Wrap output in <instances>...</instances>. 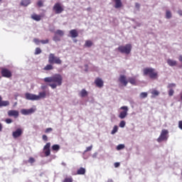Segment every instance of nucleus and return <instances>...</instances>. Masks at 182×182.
<instances>
[{
  "label": "nucleus",
  "instance_id": "c9c22d12",
  "mask_svg": "<svg viewBox=\"0 0 182 182\" xmlns=\"http://www.w3.org/2000/svg\"><path fill=\"white\" fill-rule=\"evenodd\" d=\"M147 92H141L139 95V97L141 99H146V97H147Z\"/></svg>",
  "mask_w": 182,
  "mask_h": 182
},
{
  "label": "nucleus",
  "instance_id": "ea45409f",
  "mask_svg": "<svg viewBox=\"0 0 182 182\" xmlns=\"http://www.w3.org/2000/svg\"><path fill=\"white\" fill-rule=\"evenodd\" d=\"M41 43H42L43 45H46V43H49V40L46 39V40H41L40 41Z\"/></svg>",
  "mask_w": 182,
  "mask_h": 182
},
{
  "label": "nucleus",
  "instance_id": "9d476101",
  "mask_svg": "<svg viewBox=\"0 0 182 182\" xmlns=\"http://www.w3.org/2000/svg\"><path fill=\"white\" fill-rule=\"evenodd\" d=\"M25 97L26 100H32V101L38 100V97L36 96V95L31 94L29 92H26L25 94Z\"/></svg>",
  "mask_w": 182,
  "mask_h": 182
},
{
  "label": "nucleus",
  "instance_id": "052dcab7",
  "mask_svg": "<svg viewBox=\"0 0 182 182\" xmlns=\"http://www.w3.org/2000/svg\"><path fill=\"white\" fill-rule=\"evenodd\" d=\"M181 100H182V95H181Z\"/></svg>",
  "mask_w": 182,
  "mask_h": 182
},
{
  "label": "nucleus",
  "instance_id": "4c0bfd02",
  "mask_svg": "<svg viewBox=\"0 0 182 182\" xmlns=\"http://www.w3.org/2000/svg\"><path fill=\"white\" fill-rule=\"evenodd\" d=\"M124 149V144H120L117 146V150H123Z\"/></svg>",
  "mask_w": 182,
  "mask_h": 182
},
{
  "label": "nucleus",
  "instance_id": "9b49d317",
  "mask_svg": "<svg viewBox=\"0 0 182 182\" xmlns=\"http://www.w3.org/2000/svg\"><path fill=\"white\" fill-rule=\"evenodd\" d=\"M21 114H23V116H28L29 114H32V113H35V109L33 108H31L28 109H22L21 110Z\"/></svg>",
  "mask_w": 182,
  "mask_h": 182
},
{
  "label": "nucleus",
  "instance_id": "2f4dec72",
  "mask_svg": "<svg viewBox=\"0 0 182 182\" xmlns=\"http://www.w3.org/2000/svg\"><path fill=\"white\" fill-rule=\"evenodd\" d=\"M118 130H119V127H117V125H114L111 132V134H116Z\"/></svg>",
  "mask_w": 182,
  "mask_h": 182
},
{
  "label": "nucleus",
  "instance_id": "a18cd8bd",
  "mask_svg": "<svg viewBox=\"0 0 182 182\" xmlns=\"http://www.w3.org/2000/svg\"><path fill=\"white\" fill-rule=\"evenodd\" d=\"M35 161V159L33 157L29 158L28 163H31V164H33V162Z\"/></svg>",
  "mask_w": 182,
  "mask_h": 182
},
{
  "label": "nucleus",
  "instance_id": "58836bf2",
  "mask_svg": "<svg viewBox=\"0 0 182 182\" xmlns=\"http://www.w3.org/2000/svg\"><path fill=\"white\" fill-rule=\"evenodd\" d=\"M126 126V122L125 121H121L119 122V127H122L123 129V127H124Z\"/></svg>",
  "mask_w": 182,
  "mask_h": 182
},
{
  "label": "nucleus",
  "instance_id": "ddd939ff",
  "mask_svg": "<svg viewBox=\"0 0 182 182\" xmlns=\"http://www.w3.org/2000/svg\"><path fill=\"white\" fill-rule=\"evenodd\" d=\"M22 129L21 128H18L16 131L13 132L12 136L14 139H18V137H21L22 136Z\"/></svg>",
  "mask_w": 182,
  "mask_h": 182
},
{
  "label": "nucleus",
  "instance_id": "864d4df0",
  "mask_svg": "<svg viewBox=\"0 0 182 182\" xmlns=\"http://www.w3.org/2000/svg\"><path fill=\"white\" fill-rule=\"evenodd\" d=\"M97 157V152H95L92 154V159H96Z\"/></svg>",
  "mask_w": 182,
  "mask_h": 182
},
{
  "label": "nucleus",
  "instance_id": "0eeeda50",
  "mask_svg": "<svg viewBox=\"0 0 182 182\" xmlns=\"http://www.w3.org/2000/svg\"><path fill=\"white\" fill-rule=\"evenodd\" d=\"M53 10L54 11L55 14H56L57 15L59 14H62L63 11H65L63 7H62V6L59 3H56L54 4L53 7Z\"/></svg>",
  "mask_w": 182,
  "mask_h": 182
},
{
  "label": "nucleus",
  "instance_id": "79ce46f5",
  "mask_svg": "<svg viewBox=\"0 0 182 182\" xmlns=\"http://www.w3.org/2000/svg\"><path fill=\"white\" fill-rule=\"evenodd\" d=\"M37 5H38V6H39L40 8H42V6H43V2L40 0V1H38L37 2Z\"/></svg>",
  "mask_w": 182,
  "mask_h": 182
},
{
  "label": "nucleus",
  "instance_id": "aec40b11",
  "mask_svg": "<svg viewBox=\"0 0 182 182\" xmlns=\"http://www.w3.org/2000/svg\"><path fill=\"white\" fill-rule=\"evenodd\" d=\"M115 2V6L114 8H116V9H119V8H122V0H114Z\"/></svg>",
  "mask_w": 182,
  "mask_h": 182
},
{
  "label": "nucleus",
  "instance_id": "f704fd0d",
  "mask_svg": "<svg viewBox=\"0 0 182 182\" xmlns=\"http://www.w3.org/2000/svg\"><path fill=\"white\" fill-rule=\"evenodd\" d=\"M42 53V50L40 48H36L34 55H41Z\"/></svg>",
  "mask_w": 182,
  "mask_h": 182
},
{
  "label": "nucleus",
  "instance_id": "5fc2aeb1",
  "mask_svg": "<svg viewBox=\"0 0 182 182\" xmlns=\"http://www.w3.org/2000/svg\"><path fill=\"white\" fill-rule=\"evenodd\" d=\"M178 14L180 15V16H182V10H178Z\"/></svg>",
  "mask_w": 182,
  "mask_h": 182
},
{
  "label": "nucleus",
  "instance_id": "f03ea898",
  "mask_svg": "<svg viewBox=\"0 0 182 182\" xmlns=\"http://www.w3.org/2000/svg\"><path fill=\"white\" fill-rule=\"evenodd\" d=\"M115 50H118L120 53L129 55L132 52V44H127L125 46H119Z\"/></svg>",
  "mask_w": 182,
  "mask_h": 182
},
{
  "label": "nucleus",
  "instance_id": "6e6552de",
  "mask_svg": "<svg viewBox=\"0 0 182 182\" xmlns=\"http://www.w3.org/2000/svg\"><path fill=\"white\" fill-rule=\"evenodd\" d=\"M1 73L3 77H7V79H9V77H12V73L7 68H2Z\"/></svg>",
  "mask_w": 182,
  "mask_h": 182
},
{
  "label": "nucleus",
  "instance_id": "a878e982",
  "mask_svg": "<svg viewBox=\"0 0 182 182\" xmlns=\"http://www.w3.org/2000/svg\"><path fill=\"white\" fill-rule=\"evenodd\" d=\"M93 45V43L90 40H87L85 41V48H91V46Z\"/></svg>",
  "mask_w": 182,
  "mask_h": 182
},
{
  "label": "nucleus",
  "instance_id": "393cba45",
  "mask_svg": "<svg viewBox=\"0 0 182 182\" xmlns=\"http://www.w3.org/2000/svg\"><path fill=\"white\" fill-rule=\"evenodd\" d=\"M55 34L58 36H63L65 35V32L62 30H57L55 31Z\"/></svg>",
  "mask_w": 182,
  "mask_h": 182
},
{
  "label": "nucleus",
  "instance_id": "4d7b16f0",
  "mask_svg": "<svg viewBox=\"0 0 182 182\" xmlns=\"http://www.w3.org/2000/svg\"><path fill=\"white\" fill-rule=\"evenodd\" d=\"M2 129H4V127H2V124L0 123V132H2Z\"/></svg>",
  "mask_w": 182,
  "mask_h": 182
},
{
  "label": "nucleus",
  "instance_id": "6e6d98bb",
  "mask_svg": "<svg viewBox=\"0 0 182 182\" xmlns=\"http://www.w3.org/2000/svg\"><path fill=\"white\" fill-rule=\"evenodd\" d=\"M178 60L179 62H182V55H179V58H178Z\"/></svg>",
  "mask_w": 182,
  "mask_h": 182
},
{
  "label": "nucleus",
  "instance_id": "7c9ffc66",
  "mask_svg": "<svg viewBox=\"0 0 182 182\" xmlns=\"http://www.w3.org/2000/svg\"><path fill=\"white\" fill-rule=\"evenodd\" d=\"M53 41H54V42H60V37L58 36V34H55L53 37Z\"/></svg>",
  "mask_w": 182,
  "mask_h": 182
},
{
  "label": "nucleus",
  "instance_id": "09e8293b",
  "mask_svg": "<svg viewBox=\"0 0 182 182\" xmlns=\"http://www.w3.org/2000/svg\"><path fill=\"white\" fill-rule=\"evenodd\" d=\"M114 166L115 168H117V167H120V163L116 162L114 164Z\"/></svg>",
  "mask_w": 182,
  "mask_h": 182
},
{
  "label": "nucleus",
  "instance_id": "20e7f679",
  "mask_svg": "<svg viewBox=\"0 0 182 182\" xmlns=\"http://www.w3.org/2000/svg\"><path fill=\"white\" fill-rule=\"evenodd\" d=\"M48 63H50V65H62V60L59 57L55 56V54L50 53L48 56Z\"/></svg>",
  "mask_w": 182,
  "mask_h": 182
},
{
  "label": "nucleus",
  "instance_id": "7ed1b4c3",
  "mask_svg": "<svg viewBox=\"0 0 182 182\" xmlns=\"http://www.w3.org/2000/svg\"><path fill=\"white\" fill-rule=\"evenodd\" d=\"M155 69L152 68H146L144 69V75H149V77L151 79H156V77H157V72H155Z\"/></svg>",
  "mask_w": 182,
  "mask_h": 182
},
{
  "label": "nucleus",
  "instance_id": "37998d69",
  "mask_svg": "<svg viewBox=\"0 0 182 182\" xmlns=\"http://www.w3.org/2000/svg\"><path fill=\"white\" fill-rule=\"evenodd\" d=\"M5 122L7 124H11V123H12V119L11 118H7Z\"/></svg>",
  "mask_w": 182,
  "mask_h": 182
},
{
  "label": "nucleus",
  "instance_id": "c85d7f7f",
  "mask_svg": "<svg viewBox=\"0 0 182 182\" xmlns=\"http://www.w3.org/2000/svg\"><path fill=\"white\" fill-rule=\"evenodd\" d=\"M44 70H53V65L52 64H48L45 68Z\"/></svg>",
  "mask_w": 182,
  "mask_h": 182
},
{
  "label": "nucleus",
  "instance_id": "c756f323",
  "mask_svg": "<svg viewBox=\"0 0 182 182\" xmlns=\"http://www.w3.org/2000/svg\"><path fill=\"white\" fill-rule=\"evenodd\" d=\"M173 16L171 14V11L166 10V19H171V18Z\"/></svg>",
  "mask_w": 182,
  "mask_h": 182
},
{
  "label": "nucleus",
  "instance_id": "bf43d9fd",
  "mask_svg": "<svg viewBox=\"0 0 182 182\" xmlns=\"http://www.w3.org/2000/svg\"><path fill=\"white\" fill-rule=\"evenodd\" d=\"M84 159H85V160H86V159H87V157H85V156H84Z\"/></svg>",
  "mask_w": 182,
  "mask_h": 182
},
{
  "label": "nucleus",
  "instance_id": "e433bc0d",
  "mask_svg": "<svg viewBox=\"0 0 182 182\" xmlns=\"http://www.w3.org/2000/svg\"><path fill=\"white\" fill-rule=\"evenodd\" d=\"M174 87H176V83H170L167 86V88L169 89V90H171Z\"/></svg>",
  "mask_w": 182,
  "mask_h": 182
},
{
  "label": "nucleus",
  "instance_id": "72a5a7b5",
  "mask_svg": "<svg viewBox=\"0 0 182 182\" xmlns=\"http://www.w3.org/2000/svg\"><path fill=\"white\" fill-rule=\"evenodd\" d=\"M92 149H93V145H91L90 146H87L86 148V150L84 151L83 154L87 153V151H91Z\"/></svg>",
  "mask_w": 182,
  "mask_h": 182
},
{
  "label": "nucleus",
  "instance_id": "bb28decb",
  "mask_svg": "<svg viewBox=\"0 0 182 182\" xmlns=\"http://www.w3.org/2000/svg\"><path fill=\"white\" fill-rule=\"evenodd\" d=\"M52 150L54 151H59V150H60V146L58 144H54L52 146Z\"/></svg>",
  "mask_w": 182,
  "mask_h": 182
},
{
  "label": "nucleus",
  "instance_id": "b1692460",
  "mask_svg": "<svg viewBox=\"0 0 182 182\" xmlns=\"http://www.w3.org/2000/svg\"><path fill=\"white\" fill-rule=\"evenodd\" d=\"M80 96L81 97H86V96H87V91H86L85 89H82L80 92Z\"/></svg>",
  "mask_w": 182,
  "mask_h": 182
},
{
  "label": "nucleus",
  "instance_id": "603ef678",
  "mask_svg": "<svg viewBox=\"0 0 182 182\" xmlns=\"http://www.w3.org/2000/svg\"><path fill=\"white\" fill-rule=\"evenodd\" d=\"M46 87H48V86L45 85H41V88L42 90H46Z\"/></svg>",
  "mask_w": 182,
  "mask_h": 182
},
{
  "label": "nucleus",
  "instance_id": "39448f33",
  "mask_svg": "<svg viewBox=\"0 0 182 182\" xmlns=\"http://www.w3.org/2000/svg\"><path fill=\"white\" fill-rule=\"evenodd\" d=\"M168 140V130L162 129L161 134L157 139L158 143H161V141H167Z\"/></svg>",
  "mask_w": 182,
  "mask_h": 182
},
{
  "label": "nucleus",
  "instance_id": "8fccbe9b",
  "mask_svg": "<svg viewBox=\"0 0 182 182\" xmlns=\"http://www.w3.org/2000/svg\"><path fill=\"white\" fill-rule=\"evenodd\" d=\"M135 8H136V9L139 10L140 9V4L135 3Z\"/></svg>",
  "mask_w": 182,
  "mask_h": 182
},
{
  "label": "nucleus",
  "instance_id": "dca6fc26",
  "mask_svg": "<svg viewBox=\"0 0 182 182\" xmlns=\"http://www.w3.org/2000/svg\"><path fill=\"white\" fill-rule=\"evenodd\" d=\"M9 106V101H2V97L0 96V107Z\"/></svg>",
  "mask_w": 182,
  "mask_h": 182
},
{
  "label": "nucleus",
  "instance_id": "a211bd4d",
  "mask_svg": "<svg viewBox=\"0 0 182 182\" xmlns=\"http://www.w3.org/2000/svg\"><path fill=\"white\" fill-rule=\"evenodd\" d=\"M167 63L171 67L177 66V61L174 60L168 59L167 60Z\"/></svg>",
  "mask_w": 182,
  "mask_h": 182
},
{
  "label": "nucleus",
  "instance_id": "3c124183",
  "mask_svg": "<svg viewBox=\"0 0 182 182\" xmlns=\"http://www.w3.org/2000/svg\"><path fill=\"white\" fill-rule=\"evenodd\" d=\"M43 140H44V141H48V136L43 135Z\"/></svg>",
  "mask_w": 182,
  "mask_h": 182
},
{
  "label": "nucleus",
  "instance_id": "412c9836",
  "mask_svg": "<svg viewBox=\"0 0 182 182\" xmlns=\"http://www.w3.org/2000/svg\"><path fill=\"white\" fill-rule=\"evenodd\" d=\"M86 173V169L85 168H80L77 171V174L80 175V176H83V174Z\"/></svg>",
  "mask_w": 182,
  "mask_h": 182
},
{
  "label": "nucleus",
  "instance_id": "c03bdc74",
  "mask_svg": "<svg viewBox=\"0 0 182 182\" xmlns=\"http://www.w3.org/2000/svg\"><path fill=\"white\" fill-rule=\"evenodd\" d=\"M174 95V90L171 89L168 90V96H173Z\"/></svg>",
  "mask_w": 182,
  "mask_h": 182
},
{
  "label": "nucleus",
  "instance_id": "f3484780",
  "mask_svg": "<svg viewBox=\"0 0 182 182\" xmlns=\"http://www.w3.org/2000/svg\"><path fill=\"white\" fill-rule=\"evenodd\" d=\"M36 97H38L37 100H40V99H45V97H46V92H40L38 95H36Z\"/></svg>",
  "mask_w": 182,
  "mask_h": 182
},
{
  "label": "nucleus",
  "instance_id": "6ab92c4d",
  "mask_svg": "<svg viewBox=\"0 0 182 182\" xmlns=\"http://www.w3.org/2000/svg\"><path fill=\"white\" fill-rule=\"evenodd\" d=\"M70 34L71 36V38H77V36H79L76 29H73L70 31Z\"/></svg>",
  "mask_w": 182,
  "mask_h": 182
},
{
  "label": "nucleus",
  "instance_id": "de8ad7c7",
  "mask_svg": "<svg viewBox=\"0 0 182 182\" xmlns=\"http://www.w3.org/2000/svg\"><path fill=\"white\" fill-rule=\"evenodd\" d=\"M53 130V129L52 128H47L45 131V133H50V132H52Z\"/></svg>",
  "mask_w": 182,
  "mask_h": 182
},
{
  "label": "nucleus",
  "instance_id": "f257e3e1",
  "mask_svg": "<svg viewBox=\"0 0 182 182\" xmlns=\"http://www.w3.org/2000/svg\"><path fill=\"white\" fill-rule=\"evenodd\" d=\"M45 83H49L48 86L51 89H56L57 86H62L63 83V77L60 74H55L50 77H46L43 79Z\"/></svg>",
  "mask_w": 182,
  "mask_h": 182
},
{
  "label": "nucleus",
  "instance_id": "cd10ccee",
  "mask_svg": "<svg viewBox=\"0 0 182 182\" xmlns=\"http://www.w3.org/2000/svg\"><path fill=\"white\" fill-rule=\"evenodd\" d=\"M151 97H155V96H159V95H160V92H159L156 90H154L151 91Z\"/></svg>",
  "mask_w": 182,
  "mask_h": 182
},
{
  "label": "nucleus",
  "instance_id": "f8f14e48",
  "mask_svg": "<svg viewBox=\"0 0 182 182\" xmlns=\"http://www.w3.org/2000/svg\"><path fill=\"white\" fill-rule=\"evenodd\" d=\"M43 151L46 157L50 156V142L47 143L44 147Z\"/></svg>",
  "mask_w": 182,
  "mask_h": 182
},
{
  "label": "nucleus",
  "instance_id": "473e14b6",
  "mask_svg": "<svg viewBox=\"0 0 182 182\" xmlns=\"http://www.w3.org/2000/svg\"><path fill=\"white\" fill-rule=\"evenodd\" d=\"M129 82L131 83V85H136V79L134 77H129Z\"/></svg>",
  "mask_w": 182,
  "mask_h": 182
},
{
  "label": "nucleus",
  "instance_id": "a19ab883",
  "mask_svg": "<svg viewBox=\"0 0 182 182\" xmlns=\"http://www.w3.org/2000/svg\"><path fill=\"white\" fill-rule=\"evenodd\" d=\"M63 182H73V179L72 178H66L64 179Z\"/></svg>",
  "mask_w": 182,
  "mask_h": 182
},
{
  "label": "nucleus",
  "instance_id": "13d9d810",
  "mask_svg": "<svg viewBox=\"0 0 182 182\" xmlns=\"http://www.w3.org/2000/svg\"><path fill=\"white\" fill-rule=\"evenodd\" d=\"M107 182H113V179H108Z\"/></svg>",
  "mask_w": 182,
  "mask_h": 182
},
{
  "label": "nucleus",
  "instance_id": "680f3d73",
  "mask_svg": "<svg viewBox=\"0 0 182 182\" xmlns=\"http://www.w3.org/2000/svg\"><path fill=\"white\" fill-rule=\"evenodd\" d=\"M2 0H0V2Z\"/></svg>",
  "mask_w": 182,
  "mask_h": 182
},
{
  "label": "nucleus",
  "instance_id": "4be33fe9",
  "mask_svg": "<svg viewBox=\"0 0 182 182\" xmlns=\"http://www.w3.org/2000/svg\"><path fill=\"white\" fill-rule=\"evenodd\" d=\"M29 4H31V0H22L21 2L22 6H28Z\"/></svg>",
  "mask_w": 182,
  "mask_h": 182
},
{
  "label": "nucleus",
  "instance_id": "423d86ee",
  "mask_svg": "<svg viewBox=\"0 0 182 182\" xmlns=\"http://www.w3.org/2000/svg\"><path fill=\"white\" fill-rule=\"evenodd\" d=\"M119 109L120 110H123V111L119 112L118 117L121 119H126V117H127V114L129 112V107L122 106Z\"/></svg>",
  "mask_w": 182,
  "mask_h": 182
},
{
  "label": "nucleus",
  "instance_id": "1a4fd4ad",
  "mask_svg": "<svg viewBox=\"0 0 182 182\" xmlns=\"http://www.w3.org/2000/svg\"><path fill=\"white\" fill-rule=\"evenodd\" d=\"M8 116H9V117H14L15 119H17V117H19V112L15 109L9 110Z\"/></svg>",
  "mask_w": 182,
  "mask_h": 182
},
{
  "label": "nucleus",
  "instance_id": "49530a36",
  "mask_svg": "<svg viewBox=\"0 0 182 182\" xmlns=\"http://www.w3.org/2000/svg\"><path fill=\"white\" fill-rule=\"evenodd\" d=\"M33 42L35 43H36L37 45H39V43H41V41H39V39H38V38H34Z\"/></svg>",
  "mask_w": 182,
  "mask_h": 182
},
{
  "label": "nucleus",
  "instance_id": "4468645a",
  "mask_svg": "<svg viewBox=\"0 0 182 182\" xmlns=\"http://www.w3.org/2000/svg\"><path fill=\"white\" fill-rule=\"evenodd\" d=\"M119 80L120 83L124 85V86H127V83H129V81H127V80H126V76L123 75H121L119 76Z\"/></svg>",
  "mask_w": 182,
  "mask_h": 182
},
{
  "label": "nucleus",
  "instance_id": "5701e85b",
  "mask_svg": "<svg viewBox=\"0 0 182 182\" xmlns=\"http://www.w3.org/2000/svg\"><path fill=\"white\" fill-rule=\"evenodd\" d=\"M31 18L32 19H33V21H36L37 22H39V21H41V16L38 14L32 15Z\"/></svg>",
  "mask_w": 182,
  "mask_h": 182
},
{
  "label": "nucleus",
  "instance_id": "2eb2a0df",
  "mask_svg": "<svg viewBox=\"0 0 182 182\" xmlns=\"http://www.w3.org/2000/svg\"><path fill=\"white\" fill-rule=\"evenodd\" d=\"M95 84L96 85L97 87H103V80H102L101 78H96L95 80Z\"/></svg>",
  "mask_w": 182,
  "mask_h": 182
}]
</instances>
